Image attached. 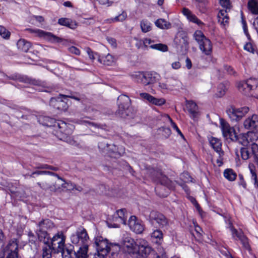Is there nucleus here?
<instances>
[{
  "mask_svg": "<svg viewBox=\"0 0 258 258\" xmlns=\"http://www.w3.org/2000/svg\"><path fill=\"white\" fill-rule=\"evenodd\" d=\"M195 1L197 2H198V3L201 4L204 6L203 7H202V9H200V11L203 13H205L206 11V5L207 3V0H195Z\"/></svg>",
  "mask_w": 258,
  "mask_h": 258,
  "instance_id": "680f3d73",
  "label": "nucleus"
},
{
  "mask_svg": "<svg viewBox=\"0 0 258 258\" xmlns=\"http://www.w3.org/2000/svg\"><path fill=\"white\" fill-rule=\"evenodd\" d=\"M108 150L113 154L110 156L114 158H118L121 156L124 153V149L122 147H118L114 145H108L107 144Z\"/></svg>",
  "mask_w": 258,
  "mask_h": 258,
  "instance_id": "473e14b6",
  "label": "nucleus"
},
{
  "mask_svg": "<svg viewBox=\"0 0 258 258\" xmlns=\"http://www.w3.org/2000/svg\"><path fill=\"white\" fill-rule=\"evenodd\" d=\"M160 75L153 71H144L143 85L148 86L157 82L160 79Z\"/></svg>",
  "mask_w": 258,
  "mask_h": 258,
  "instance_id": "f3484780",
  "label": "nucleus"
},
{
  "mask_svg": "<svg viewBox=\"0 0 258 258\" xmlns=\"http://www.w3.org/2000/svg\"><path fill=\"white\" fill-rule=\"evenodd\" d=\"M171 131L169 127L162 128V135L165 138H168L171 135Z\"/></svg>",
  "mask_w": 258,
  "mask_h": 258,
  "instance_id": "052dcab7",
  "label": "nucleus"
},
{
  "mask_svg": "<svg viewBox=\"0 0 258 258\" xmlns=\"http://www.w3.org/2000/svg\"><path fill=\"white\" fill-rule=\"evenodd\" d=\"M209 142L211 146L216 152L220 153L221 155L222 154L223 151L221 148L222 143L219 139L212 137L209 139Z\"/></svg>",
  "mask_w": 258,
  "mask_h": 258,
  "instance_id": "72a5a7b5",
  "label": "nucleus"
},
{
  "mask_svg": "<svg viewBox=\"0 0 258 258\" xmlns=\"http://www.w3.org/2000/svg\"><path fill=\"white\" fill-rule=\"evenodd\" d=\"M42 175V174H49L53 175L57 177V179L54 183H52V187L53 191H55L57 189H60L61 188H63V186L66 184V181L61 177H60L58 174L52 172L51 171H35L31 176L34 177V175Z\"/></svg>",
  "mask_w": 258,
  "mask_h": 258,
  "instance_id": "2eb2a0df",
  "label": "nucleus"
},
{
  "mask_svg": "<svg viewBox=\"0 0 258 258\" xmlns=\"http://www.w3.org/2000/svg\"><path fill=\"white\" fill-rule=\"evenodd\" d=\"M171 122L172 124V127L176 130V131L177 132V133L182 137L184 138L183 135L181 132L180 130L179 129L177 125L175 122H174L172 120H171Z\"/></svg>",
  "mask_w": 258,
  "mask_h": 258,
  "instance_id": "338daca9",
  "label": "nucleus"
},
{
  "mask_svg": "<svg viewBox=\"0 0 258 258\" xmlns=\"http://www.w3.org/2000/svg\"><path fill=\"white\" fill-rule=\"evenodd\" d=\"M158 86L161 90H171L167 81L165 82H159Z\"/></svg>",
  "mask_w": 258,
  "mask_h": 258,
  "instance_id": "bf43d9fd",
  "label": "nucleus"
},
{
  "mask_svg": "<svg viewBox=\"0 0 258 258\" xmlns=\"http://www.w3.org/2000/svg\"><path fill=\"white\" fill-rule=\"evenodd\" d=\"M76 184L75 183L66 181V184L64 185L63 188L71 190H74Z\"/></svg>",
  "mask_w": 258,
  "mask_h": 258,
  "instance_id": "e2e57ef3",
  "label": "nucleus"
},
{
  "mask_svg": "<svg viewBox=\"0 0 258 258\" xmlns=\"http://www.w3.org/2000/svg\"><path fill=\"white\" fill-rule=\"evenodd\" d=\"M220 4L224 9L230 11L231 5L230 3V0H220Z\"/></svg>",
  "mask_w": 258,
  "mask_h": 258,
  "instance_id": "6e6d98bb",
  "label": "nucleus"
},
{
  "mask_svg": "<svg viewBox=\"0 0 258 258\" xmlns=\"http://www.w3.org/2000/svg\"><path fill=\"white\" fill-rule=\"evenodd\" d=\"M257 80L254 79H249L245 81L240 82L237 86L239 91L245 95L249 94L251 90L257 87Z\"/></svg>",
  "mask_w": 258,
  "mask_h": 258,
  "instance_id": "4468645a",
  "label": "nucleus"
},
{
  "mask_svg": "<svg viewBox=\"0 0 258 258\" xmlns=\"http://www.w3.org/2000/svg\"><path fill=\"white\" fill-rule=\"evenodd\" d=\"M230 11L227 9H223L219 11L217 17L218 19V22L223 26H225L229 23V17L228 15V12Z\"/></svg>",
  "mask_w": 258,
  "mask_h": 258,
  "instance_id": "c756f323",
  "label": "nucleus"
},
{
  "mask_svg": "<svg viewBox=\"0 0 258 258\" xmlns=\"http://www.w3.org/2000/svg\"><path fill=\"white\" fill-rule=\"evenodd\" d=\"M243 124L245 129H256L258 127V114L253 113L248 116L243 121Z\"/></svg>",
  "mask_w": 258,
  "mask_h": 258,
  "instance_id": "aec40b11",
  "label": "nucleus"
},
{
  "mask_svg": "<svg viewBox=\"0 0 258 258\" xmlns=\"http://www.w3.org/2000/svg\"><path fill=\"white\" fill-rule=\"evenodd\" d=\"M39 34L41 37L47 40L51 43H59L62 41V39L59 38L50 32H45L43 30H38Z\"/></svg>",
  "mask_w": 258,
  "mask_h": 258,
  "instance_id": "bb28decb",
  "label": "nucleus"
},
{
  "mask_svg": "<svg viewBox=\"0 0 258 258\" xmlns=\"http://www.w3.org/2000/svg\"><path fill=\"white\" fill-rule=\"evenodd\" d=\"M246 134H240L239 135L236 133V139H233L232 141L237 142L243 146H247L248 142Z\"/></svg>",
  "mask_w": 258,
  "mask_h": 258,
  "instance_id": "58836bf2",
  "label": "nucleus"
},
{
  "mask_svg": "<svg viewBox=\"0 0 258 258\" xmlns=\"http://www.w3.org/2000/svg\"><path fill=\"white\" fill-rule=\"evenodd\" d=\"M71 242L79 247L82 251H88L89 243V237L87 230L83 227L77 228L75 233L71 236Z\"/></svg>",
  "mask_w": 258,
  "mask_h": 258,
  "instance_id": "20e7f679",
  "label": "nucleus"
},
{
  "mask_svg": "<svg viewBox=\"0 0 258 258\" xmlns=\"http://www.w3.org/2000/svg\"><path fill=\"white\" fill-rule=\"evenodd\" d=\"M241 23H242V28H243V30L244 34H245V35L246 36L247 38L248 39H250V36L248 31V28H247L246 22L243 17H242Z\"/></svg>",
  "mask_w": 258,
  "mask_h": 258,
  "instance_id": "5fc2aeb1",
  "label": "nucleus"
},
{
  "mask_svg": "<svg viewBox=\"0 0 258 258\" xmlns=\"http://www.w3.org/2000/svg\"><path fill=\"white\" fill-rule=\"evenodd\" d=\"M224 176L228 180L234 181L237 175L232 169H226L224 171Z\"/></svg>",
  "mask_w": 258,
  "mask_h": 258,
  "instance_id": "ea45409f",
  "label": "nucleus"
},
{
  "mask_svg": "<svg viewBox=\"0 0 258 258\" xmlns=\"http://www.w3.org/2000/svg\"><path fill=\"white\" fill-rule=\"evenodd\" d=\"M124 245L130 254H136L142 257H147L152 250L148 241L142 238L137 239L136 241L132 238L125 240Z\"/></svg>",
  "mask_w": 258,
  "mask_h": 258,
  "instance_id": "f03ea898",
  "label": "nucleus"
},
{
  "mask_svg": "<svg viewBox=\"0 0 258 258\" xmlns=\"http://www.w3.org/2000/svg\"><path fill=\"white\" fill-rule=\"evenodd\" d=\"M182 13L189 22L195 23L199 26L204 25V23L199 19L188 8H183L182 10Z\"/></svg>",
  "mask_w": 258,
  "mask_h": 258,
  "instance_id": "b1692460",
  "label": "nucleus"
},
{
  "mask_svg": "<svg viewBox=\"0 0 258 258\" xmlns=\"http://www.w3.org/2000/svg\"><path fill=\"white\" fill-rule=\"evenodd\" d=\"M155 41L150 38H145L143 40V44L145 47H149L153 49L157 50L162 52H166L168 51V48L167 45L162 43L154 44Z\"/></svg>",
  "mask_w": 258,
  "mask_h": 258,
  "instance_id": "4be33fe9",
  "label": "nucleus"
},
{
  "mask_svg": "<svg viewBox=\"0 0 258 258\" xmlns=\"http://www.w3.org/2000/svg\"><path fill=\"white\" fill-rule=\"evenodd\" d=\"M140 96L143 100L157 106H161L166 102L164 99L156 98L148 93H140Z\"/></svg>",
  "mask_w": 258,
  "mask_h": 258,
  "instance_id": "412c9836",
  "label": "nucleus"
},
{
  "mask_svg": "<svg viewBox=\"0 0 258 258\" xmlns=\"http://www.w3.org/2000/svg\"><path fill=\"white\" fill-rule=\"evenodd\" d=\"M69 51L72 53L80 55V50L75 46H71L69 48Z\"/></svg>",
  "mask_w": 258,
  "mask_h": 258,
  "instance_id": "69168bd1",
  "label": "nucleus"
},
{
  "mask_svg": "<svg viewBox=\"0 0 258 258\" xmlns=\"http://www.w3.org/2000/svg\"><path fill=\"white\" fill-rule=\"evenodd\" d=\"M74 246L70 244L68 245H65L63 251H61L59 253H61L62 258H76V256L78 254L80 253L81 248H79L77 251L74 250Z\"/></svg>",
  "mask_w": 258,
  "mask_h": 258,
  "instance_id": "5701e85b",
  "label": "nucleus"
},
{
  "mask_svg": "<svg viewBox=\"0 0 258 258\" xmlns=\"http://www.w3.org/2000/svg\"><path fill=\"white\" fill-rule=\"evenodd\" d=\"M244 49L246 50L249 52L252 53H254L255 51V49L252 45V44L250 42L246 43L244 46Z\"/></svg>",
  "mask_w": 258,
  "mask_h": 258,
  "instance_id": "13d9d810",
  "label": "nucleus"
},
{
  "mask_svg": "<svg viewBox=\"0 0 258 258\" xmlns=\"http://www.w3.org/2000/svg\"><path fill=\"white\" fill-rule=\"evenodd\" d=\"M131 102L128 96L125 95L119 96L117 98L118 109L116 111V114L122 118L128 116Z\"/></svg>",
  "mask_w": 258,
  "mask_h": 258,
  "instance_id": "6e6552de",
  "label": "nucleus"
},
{
  "mask_svg": "<svg viewBox=\"0 0 258 258\" xmlns=\"http://www.w3.org/2000/svg\"><path fill=\"white\" fill-rule=\"evenodd\" d=\"M52 250H53V253H59L61 251H63V249L64 247H65V242H57L54 243V244L52 246H50Z\"/></svg>",
  "mask_w": 258,
  "mask_h": 258,
  "instance_id": "c03bdc74",
  "label": "nucleus"
},
{
  "mask_svg": "<svg viewBox=\"0 0 258 258\" xmlns=\"http://www.w3.org/2000/svg\"><path fill=\"white\" fill-rule=\"evenodd\" d=\"M148 220L151 225L157 224L159 228H164L168 226V221L167 218L162 213L156 211L150 212Z\"/></svg>",
  "mask_w": 258,
  "mask_h": 258,
  "instance_id": "9b49d317",
  "label": "nucleus"
},
{
  "mask_svg": "<svg viewBox=\"0 0 258 258\" xmlns=\"http://www.w3.org/2000/svg\"><path fill=\"white\" fill-rule=\"evenodd\" d=\"M128 225L131 229L137 234L142 233L144 230V226L142 222L137 220L135 216H132L128 220Z\"/></svg>",
  "mask_w": 258,
  "mask_h": 258,
  "instance_id": "a211bd4d",
  "label": "nucleus"
},
{
  "mask_svg": "<svg viewBox=\"0 0 258 258\" xmlns=\"http://www.w3.org/2000/svg\"><path fill=\"white\" fill-rule=\"evenodd\" d=\"M94 241V245L95 246L99 258H105L110 251L111 247L118 246L115 243H109L107 239L101 236L95 237Z\"/></svg>",
  "mask_w": 258,
  "mask_h": 258,
  "instance_id": "423d86ee",
  "label": "nucleus"
},
{
  "mask_svg": "<svg viewBox=\"0 0 258 258\" xmlns=\"http://www.w3.org/2000/svg\"><path fill=\"white\" fill-rule=\"evenodd\" d=\"M235 233H236L235 238L238 239L241 241L243 247L246 250L250 251L251 250L250 245L249 244L248 239L245 236L242 231H238L234 230Z\"/></svg>",
  "mask_w": 258,
  "mask_h": 258,
  "instance_id": "c85d7f7f",
  "label": "nucleus"
},
{
  "mask_svg": "<svg viewBox=\"0 0 258 258\" xmlns=\"http://www.w3.org/2000/svg\"><path fill=\"white\" fill-rule=\"evenodd\" d=\"M156 27L162 29H168L171 28V24L163 19H159L155 22Z\"/></svg>",
  "mask_w": 258,
  "mask_h": 258,
  "instance_id": "4c0bfd02",
  "label": "nucleus"
},
{
  "mask_svg": "<svg viewBox=\"0 0 258 258\" xmlns=\"http://www.w3.org/2000/svg\"><path fill=\"white\" fill-rule=\"evenodd\" d=\"M37 229L36 231L38 240L43 243L48 242L49 234L47 230L54 227L53 222L49 219H42L38 222H36Z\"/></svg>",
  "mask_w": 258,
  "mask_h": 258,
  "instance_id": "39448f33",
  "label": "nucleus"
},
{
  "mask_svg": "<svg viewBox=\"0 0 258 258\" xmlns=\"http://www.w3.org/2000/svg\"><path fill=\"white\" fill-rule=\"evenodd\" d=\"M126 210L125 209H121L117 210L113 215V220L125 224L126 219Z\"/></svg>",
  "mask_w": 258,
  "mask_h": 258,
  "instance_id": "2f4dec72",
  "label": "nucleus"
},
{
  "mask_svg": "<svg viewBox=\"0 0 258 258\" xmlns=\"http://www.w3.org/2000/svg\"><path fill=\"white\" fill-rule=\"evenodd\" d=\"M66 237L64 235L62 231H58L57 233L54 235V236L50 238L49 236V239L48 242L44 243L45 244H48L50 246H52L54 243L57 242H65Z\"/></svg>",
  "mask_w": 258,
  "mask_h": 258,
  "instance_id": "a878e982",
  "label": "nucleus"
},
{
  "mask_svg": "<svg viewBox=\"0 0 258 258\" xmlns=\"http://www.w3.org/2000/svg\"><path fill=\"white\" fill-rule=\"evenodd\" d=\"M37 169H47L53 171H57L58 169V167H53L52 166L48 165L47 164H41L36 167Z\"/></svg>",
  "mask_w": 258,
  "mask_h": 258,
  "instance_id": "4d7b16f0",
  "label": "nucleus"
},
{
  "mask_svg": "<svg viewBox=\"0 0 258 258\" xmlns=\"http://www.w3.org/2000/svg\"><path fill=\"white\" fill-rule=\"evenodd\" d=\"M18 48L21 51L27 52L31 46L30 42L25 39H20L17 43Z\"/></svg>",
  "mask_w": 258,
  "mask_h": 258,
  "instance_id": "c9c22d12",
  "label": "nucleus"
},
{
  "mask_svg": "<svg viewBox=\"0 0 258 258\" xmlns=\"http://www.w3.org/2000/svg\"><path fill=\"white\" fill-rule=\"evenodd\" d=\"M246 137L248 142V144L250 142L254 143L258 140V131H249L246 134Z\"/></svg>",
  "mask_w": 258,
  "mask_h": 258,
  "instance_id": "37998d69",
  "label": "nucleus"
},
{
  "mask_svg": "<svg viewBox=\"0 0 258 258\" xmlns=\"http://www.w3.org/2000/svg\"><path fill=\"white\" fill-rule=\"evenodd\" d=\"M147 173L151 177L152 179L156 182L160 183L161 186H157L155 190L157 194L161 197H166L168 195V192L161 193L160 190L165 187H168L170 189H173L174 186L172 185V182L168 178L163 174L162 170L160 169H155L154 168H149L147 170Z\"/></svg>",
  "mask_w": 258,
  "mask_h": 258,
  "instance_id": "7ed1b4c3",
  "label": "nucleus"
},
{
  "mask_svg": "<svg viewBox=\"0 0 258 258\" xmlns=\"http://www.w3.org/2000/svg\"><path fill=\"white\" fill-rule=\"evenodd\" d=\"M10 32L5 27L0 25V35L5 39H9L10 37Z\"/></svg>",
  "mask_w": 258,
  "mask_h": 258,
  "instance_id": "8fccbe9b",
  "label": "nucleus"
},
{
  "mask_svg": "<svg viewBox=\"0 0 258 258\" xmlns=\"http://www.w3.org/2000/svg\"><path fill=\"white\" fill-rule=\"evenodd\" d=\"M18 243L16 238L11 239L4 248V255L6 258H20L18 255ZM0 258H4L2 256Z\"/></svg>",
  "mask_w": 258,
  "mask_h": 258,
  "instance_id": "9d476101",
  "label": "nucleus"
},
{
  "mask_svg": "<svg viewBox=\"0 0 258 258\" xmlns=\"http://www.w3.org/2000/svg\"><path fill=\"white\" fill-rule=\"evenodd\" d=\"M250 172V178L253 182L255 188L258 189V178L254 168L249 167Z\"/></svg>",
  "mask_w": 258,
  "mask_h": 258,
  "instance_id": "49530a36",
  "label": "nucleus"
},
{
  "mask_svg": "<svg viewBox=\"0 0 258 258\" xmlns=\"http://www.w3.org/2000/svg\"><path fill=\"white\" fill-rule=\"evenodd\" d=\"M249 111V108L247 106L236 108L231 106L227 109L226 112L232 121H238L241 120Z\"/></svg>",
  "mask_w": 258,
  "mask_h": 258,
  "instance_id": "f8f14e48",
  "label": "nucleus"
},
{
  "mask_svg": "<svg viewBox=\"0 0 258 258\" xmlns=\"http://www.w3.org/2000/svg\"><path fill=\"white\" fill-rule=\"evenodd\" d=\"M8 78L10 80L18 81L20 82L29 83L35 85H39L40 84V82L38 80L19 74L12 75L8 77Z\"/></svg>",
  "mask_w": 258,
  "mask_h": 258,
  "instance_id": "6ab92c4d",
  "label": "nucleus"
},
{
  "mask_svg": "<svg viewBox=\"0 0 258 258\" xmlns=\"http://www.w3.org/2000/svg\"><path fill=\"white\" fill-rule=\"evenodd\" d=\"M194 37L199 45L201 51L207 56H211L213 51L211 41L207 38L201 30H197Z\"/></svg>",
  "mask_w": 258,
  "mask_h": 258,
  "instance_id": "0eeeda50",
  "label": "nucleus"
},
{
  "mask_svg": "<svg viewBox=\"0 0 258 258\" xmlns=\"http://www.w3.org/2000/svg\"><path fill=\"white\" fill-rule=\"evenodd\" d=\"M238 178L239 179V184L242 186L243 187L245 188L246 187V182L244 180L243 175L241 174H239Z\"/></svg>",
  "mask_w": 258,
  "mask_h": 258,
  "instance_id": "0e129e2a",
  "label": "nucleus"
},
{
  "mask_svg": "<svg viewBox=\"0 0 258 258\" xmlns=\"http://www.w3.org/2000/svg\"><path fill=\"white\" fill-rule=\"evenodd\" d=\"M229 228L231 231L232 237L235 240H237V239L235 238V236L236 235V233L234 232V230H237L234 227V226L232 225V223L230 221L229 222Z\"/></svg>",
  "mask_w": 258,
  "mask_h": 258,
  "instance_id": "774afa93",
  "label": "nucleus"
},
{
  "mask_svg": "<svg viewBox=\"0 0 258 258\" xmlns=\"http://www.w3.org/2000/svg\"><path fill=\"white\" fill-rule=\"evenodd\" d=\"M144 71H135L131 72L129 76L135 82L143 85Z\"/></svg>",
  "mask_w": 258,
  "mask_h": 258,
  "instance_id": "f704fd0d",
  "label": "nucleus"
},
{
  "mask_svg": "<svg viewBox=\"0 0 258 258\" xmlns=\"http://www.w3.org/2000/svg\"><path fill=\"white\" fill-rule=\"evenodd\" d=\"M166 81L171 90H173L174 87L178 86L179 83V81L178 80L173 78H169Z\"/></svg>",
  "mask_w": 258,
  "mask_h": 258,
  "instance_id": "603ef678",
  "label": "nucleus"
},
{
  "mask_svg": "<svg viewBox=\"0 0 258 258\" xmlns=\"http://www.w3.org/2000/svg\"><path fill=\"white\" fill-rule=\"evenodd\" d=\"M247 9L253 15H258V0H248Z\"/></svg>",
  "mask_w": 258,
  "mask_h": 258,
  "instance_id": "e433bc0d",
  "label": "nucleus"
},
{
  "mask_svg": "<svg viewBox=\"0 0 258 258\" xmlns=\"http://www.w3.org/2000/svg\"><path fill=\"white\" fill-rule=\"evenodd\" d=\"M99 60L103 61V64L106 66H111L114 62V57L110 54H108L104 57H102Z\"/></svg>",
  "mask_w": 258,
  "mask_h": 258,
  "instance_id": "a18cd8bd",
  "label": "nucleus"
},
{
  "mask_svg": "<svg viewBox=\"0 0 258 258\" xmlns=\"http://www.w3.org/2000/svg\"><path fill=\"white\" fill-rule=\"evenodd\" d=\"M140 26L143 32L147 33L151 30V23L147 20H142L140 22Z\"/></svg>",
  "mask_w": 258,
  "mask_h": 258,
  "instance_id": "a19ab883",
  "label": "nucleus"
},
{
  "mask_svg": "<svg viewBox=\"0 0 258 258\" xmlns=\"http://www.w3.org/2000/svg\"><path fill=\"white\" fill-rule=\"evenodd\" d=\"M29 242L32 244L36 245V242L37 241V239H38V236H36L31 231H30L28 233Z\"/></svg>",
  "mask_w": 258,
  "mask_h": 258,
  "instance_id": "864d4df0",
  "label": "nucleus"
},
{
  "mask_svg": "<svg viewBox=\"0 0 258 258\" xmlns=\"http://www.w3.org/2000/svg\"><path fill=\"white\" fill-rule=\"evenodd\" d=\"M226 88L223 84H220L217 88V96L221 97L224 95L226 92Z\"/></svg>",
  "mask_w": 258,
  "mask_h": 258,
  "instance_id": "3c124183",
  "label": "nucleus"
},
{
  "mask_svg": "<svg viewBox=\"0 0 258 258\" xmlns=\"http://www.w3.org/2000/svg\"><path fill=\"white\" fill-rule=\"evenodd\" d=\"M38 122L44 126L54 127L53 134L60 140L71 143L70 135L74 129V126L68 124L66 122L58 120L48 116H40Z\"/></svg>",
  "mask_w": 258,
  "mask_h": 258,
  "instance_id": "f257e3e1",
  "label": "nucleus"
},
{
  "mask_svg": "<svg viewBox=\"0 0 258 258\" xmlns=\"http://www.w3.org/2000/svg\"><path fill=\"white\" fill-rule=\"evenodd\" d=\"M37 184L42 189L47 190L49 189L51 191H53L52 187V183H50L47 182L46 181L44 182H38L37 183Z\"/></svg>",
  "mask_w": 258,
  "mask_h": 258,
  "instance_id": "09e8293b",
  "label": "nucleus"
},
{
  "mask_svg": "<svg viewBox=\"0 0 258 258\" xmlns=\"http://www.w3.org/2000/svg\"><path fill=\"white\" fill-rule=\"evenodd\" d=\"M240 154L241 158L246 160L252 158L253 161L256 165L258 164V145L255 143H252L249 146L240 148Z\"/></svg>",
  "mask_w": 258,
  "mask_h": 258,
  "instance_id": "1a4fd4ad",
  "label": "nucleus"
},
{
  "mask_svg": "<svg viewBox=\"0 0 258 258\" xmlns=\"http://www.w3.org/2000/svg\"><path fill=\"white\" fill-rule=\"evenodd\" d=\"M57 23L61 26H66L73 30L75 29L78 26L76 21L67 18H59Z\"/></svg>",
  "mask_w": 258,
  "mask_h": 258,
  "instance_id": "7c9ffc66",
  "label": "nucleus"
},
{
  "mask_svg": "<svg viewBox=\"0 0 258 258\" xmlns=\"http://www.w3.org/2000/svg\"><path fill=\"white\" fill-rule=\"evenodd\" d=\"M220 125L223 135L226 139H233L236 138V132L233 127H230L229 124L223 119H220Z\"/></svg>",
  "mask_w": 258,
  "mask_h": 258,
  "instance_id": "dca6fc26",
  "label": "nucleus"
},
{
  "mask_svg": "<svg viewBox=\"0 0 258 258\" xmlns=\"http://www.w3.org/2000/svg\"><path fill=\"white\" fill-rule=\"evenodd\" d=\"M186 107L191 118L195 119L198 117L199 115V108L195 102L192 100L187 101Z\"/></svg>",
  "mask_w": 258,
  "mask_h": 258,
  "instance_id": "393cba45",
  "label": "nucleus"
},
{
  "mask_svg": "<svg viewBox=\"0 0 258 258\" xmlns=\"http://www.w3.org/2000/svg\"><path fill=\"white\" fill-rule=\"evenodd\" d=\"M127 18V13L125 11H123L122 13L114 18H111V21L112 22H123Z\"/></svg>",
  "mask_w": 258,
  "mask_h": 258,
  "instance_id": "de8ad7c7",
  "label": "nucleus"
},
{
  "mask_svg": "<svg viewBox=\"0 0 258 258\" xmlns=\"http://www.w3.org/2000/svg\"><path fill=\"white\" fill-rule=\"evenodd\" d=\"M45 245L46 246L42 249V258H51L53 250L48 244Z\"/></svg>",
  "mask_w": 258,
  "mask_h": 258,
  "instance_id": "79ce46f5",
  "label": "nucleus"
},
{
  "mask_svg": "<svg viewBox=\"0 0 258 258\" xmlns=\"http://www.w3.org/2000/svg\"><path fill=\"white\" fill-rule=\"evenodd\" d=\"M68 97L74 99L78 101L80 100V98L75 96L60 94L59 97L51 98L50 101V105L59 110H65L68 108V105L63 99H66Z\"/></svg>",
  "mask_w": 258,
  "mask_h": 258,
  "instance_id": "ddd939ff",
  "label": "nucleus"
},
{
  "mask_svg": "<svg viewBox=\"0 0 258 258\" xmlns=\"http://www.w3.org/2000/svg\"><path fill=\"white\" fill-rule=\"evenodd\" d=\"M151 240L157 245H160L163 241V233L159 229H153L150 233Z\"/></svg>",
  "mask_w": 258,
  "mask_h": 258,
  "instance_id": "cd10ccee",
  "label": "nucleus"
}]
</instances>
